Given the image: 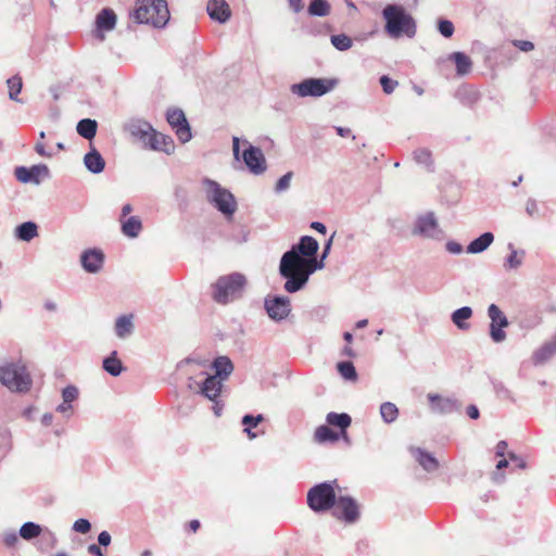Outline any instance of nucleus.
Instances as JSON below:
<instances>
[{
    "label": "nucleus",
    "instance_id": "obj_1",
    "mask_svg": "<svg viewBox=\"0 0 556 556\" xmlns=\"http://www.w3.org/2000/svg\"><path fill=\"white\" fill-rule=\"evenodd\" d=\"M319 249L318 241L311 236H303L296 244H293L290 250L285 252L279 263L280 276L288 277L296 267H301L303 263L313 256L317 255Z\"/></svg>",
    "mask_w": 556,
    "mask_h": 556
},
{
    "label": "nucleus",
    "instance_id": "obj_2",
    "mask_svg": "<svg viewBox=\"0 0 556 556\" xmlns=\"http://www.w3.org/2000/svg\"><path fill=\"white\" fill-rule=\"evenodd\" d=\"M247 286L248 279L242 273L223 275L212 286V298L216 303L227 305L240 300Z\"/></svg>",
    "mask_w": 556,
    "mask_h": 556
},
{
    "label": "nucleus",
    "instance_id": "obj_3",
    "mask_svg": "<svg viewBox=\"0 0 556 556\" xmlns=\"http://www.w3.org/2000/svg\"><path fill=\"white\" fill-rule=\"evenodd\" d=\"M386 20V31L392 38H399L402 35L414 37L416 25L413 17L405 13L404 9L396 4H388L382 11Z\"/></svg>",
    "mask_w": 556,
    "mask_h": 556
},
{
    "label": "nucleus",
    "instance_id": "obj_4",
    "mask_svg": "<svg viewBox=\"0 0 556 556\" xmlns=\"http://www.w3.org/2000/svg\"><path fill=\"white\" fill-rule=\"evenodd\" d=\"M0 382L12 392L26 393L30 390L33 380L22 363H8L0 366Z\"/></svg>",
    "mask_w": 556,
    "mask_h": 556
},
{
    "label": "nucleus",
    "instance_id": "obj_5",
    "mask_svg": "<svg viewBox=\"0 0 556 556\" xmlns=\"http://www.w3.org/2000/svg\"><path fill=\"white\" fill-rule=\"evenodd\" d=\"M137 23L151 24L154 27H164L169 20V10L166 0H149L138 4L132 14Z\"/></svg>",
    "mask_w": 556,
    "mask_h": 556
},
{
    "label": "nucleus",
    "instance_id": "obj_6",
    "mask_svg": "<svg viewBox=\"0 0 556 556\" xmlns=\"http://www.w3.org/2000/svg\"><path fill=\"white\" fill-rule=\"evenodd\" d=\"M203 185L205 186L207 201L226 217H231L237 211L235 195L215 180L206 178L203 180Z\"/></svg>",
    "mask_w": 556,
    "mask_h": 556
},
{
    "label": "nucleus",
    "instance_id": "obj_7",
    "mask_svg": "<svg viewBox=\"0 0 556 556\" xmlns=\"http://www.w3.org/2000/svg\"><path fill=\"white\" fill-rule=\"evenodd\" d=\"M337 481H326L312 486L307 492L306 502L315 513H324L331 509L337 500L334 485Z\"/></svg>",
    "mask_w": 556,
    "mask_h": 556
},
{
    "label": "nucleus",
    "instance_id": "obj_8",
    "mask_svg": "<svg viewBox=\"0 0 556 556\" xmlns=\"http://www.w3.org/2000/svg\"><path fill=\"white\" fill-rule=\"evenodd\" d=\"M127 131L132 136L141 140L144 146H148L152 150L163 151L167 154L170 153V148L162 147L159 139L166 141L167 136L156 132L153 127L143 119H131L126 125Z\"/></svg>",
    "mask_w": 556,
    "mask_h": 556
},
{
    "label": "nucleus",
    "instance_id": "obj_9",
    "mask_svg": "<svg viewBox=\"0 0 556 556\" xmlns=\"http://www.w3.org/2000/svg\"><path fill=\"white\" fill-rule=\"evenodd\" d=\"M324 260L323 256L319 261L316 256L307 258L301 267H296L292 270L290 276L283 277V279H286L283 289L288 293H295L302 290L306 286L309 276L316 270L324 268Z\"/></svg>",
    "mask_w": 556,
    "mask_h": 556
},
{
    "label": "nucleus",
    "instance_id": "obj_10",
    "mask_svg": "<svg viewBox=\"0 0 556 556\" xmlns=\"http://www.w3.org/2000/svg\"><path fill=\"white\" fill-rule=\"evenodd\" d=\"M337 84V79L311 77L291 85L290 91L300 98H318L332 91Z\"/></svg>",
    "mask_w": 556,
    "mask_h": 556
},
{
    "label": "nucleus",
    "instance_id": "obj_11",
    "mask_svg": "<svg viewBox=\"0 0 556 556\" xmlns=\"http://www.w3.org/2000/svg\"><path fill=\"white\" fill-rule=\"evenodd\" d=\"M247 148L242 152V161L247 165L248 169L254 175L263 174L267 166L266 160L262 150L257 147L252 146L248 141H244ZM232 152L236 161H240V139L238 137L232 138Z\"/></svg>",
    "mask_w": 556,
    "mask_h": 556
},
{
    "label": "nucleus",
    "instance_id": "obj_12",
    "mask_svg": "<svg viewBox=\"0 0 556 556\" xmlns=\"http://www.w3.org/2000/svg\"><path fill=\"white\" fill-rule=\"evenodd\" d=\"M412 232L415 236L432 240H442L444 237V232L440 228L433 212H427L426 214L419 215L415 222Z\"/></svg>",
    "mask_w": 556,
    "mask_h": 556
},
{
    "label": "nucleus",
    "instance_id": "obj_13",
    "mask_svg": "<svg viewBox=\"0 0 556 556\" xmlns=\"http://www.w3.org/2000/svg\"><path fill=\"white\" fill-rule=\"evenodd\" d=\"M488 317L490 318V338L494 343H502L506 340L505 328L509 323L506 315L496 304H490L488 307Z\"/></svg>",
    "mask_w": 556,
    "mask_h": 556
},
{
    "label": "nucleus",
    "instance_id": "obj_14",
    "mask_svg": "<svg viewBox=\"0 0 556 556\" xmlns=\"http://www.w3.org/2000/svg\"><path fill=\"white\" fill-rule=\"evenodd\" d=\"M264 308L270 319L276 323L285 320L291 313V302L288 296L276 295L264 301Z\"/></svg>",
    "mask_w": 556,
    "mask_h": 556
},
{
    "label": "nucleus",
    "instance_id": "obj_15",
    "mask_svg": "<svg viewBox=\"0 0 556 556\" xmlns=\"http://www.w3.org/2000/svg\"><path fill=\"white\" fill-rule=\"evenodd\" d=\"M189 380V389L194 390L197 393L205 396L212 402H215L223 389V380L213 375H207L202 382H198L192 378Z\"/></svg>",
    "mask_w": 556,
    "mask_h": 556
},
{
    "label": "nucleus",
    "instance_id": "obj_16",
    "mask_svg": "<svg viewBox=\"0 0 556 556\" xmlns=\"http://www.w3.org/2000/svg\"><path fill=\"white\" fill-rule=\"evenodd\" d=\"M333 515L346 523H354L359 518L358 504L351 496H339L336 500Z\"/></svg>",
    "mask_w": 556,
    "mask_h": 556
},
{
    "label": "nucleus",
    "instance_id": "obj_17",
    "mask_svg": "<svg viewBox=\"0 0 556 556\" xmlns=\"http://www.w3.org/2000/svg\"><path fill=\"white\" fill-rule=\"evenodd\" d=\"M168 124L176 129V135L181 143L190 141L191 129L185 113L179 109L168 110L166 114Z\"/></svg>",
    "mask_w": 556,
    "mask_h": 556
},
{
    "label": "nucleus",
    "instance_id": "obj_18",
    "mask_svg": "<svg viewBox=\"0 0 556 556\" xmlns=\"http://www.w3.org/2000/svg\"><path fill=\"white\" fill-rule=\"evenodd\" d=\"M15 177L23 184L39 185L43 178L49 177V168L45 164H37L30 167L18 166L15 168Z\"/></svg>",
    "mask_w": 556,
    "mask_h": 556
},
{
    "label": "nucleus",
    "instance_id": "obj_19",
    "mask_svg": "<svg viewBox=\"0 0 556 556\" xmlns=\"http://www.w3.org/2000/svg\"><path fill=\"white\" fill-rule=\"evenodd\" d=\"M430 409L434 414L447 415L459 410L460 404L455 397L442 396L437 393H428Z\"/></svg>",
    "mask_w": 556,
    "mask_h": 556
},
{
    "label": "nucleus",
    "instance_id": "obj_20",
    "mask_svg": "<svg viewBox=\"0 0 556 556\" xmlns=\"http://www.w3.org/2000/svg\"><path fill=\"white\" fill-rule=\"evenodd\" d=\"M116 14L112 9H102L96 17L94 37L98 40L103 41L105 39L104 31L113 30L116 26Z\"/></svg>",
    "mask_w": 556,
    "mask_h": 556
},
{
    "label": "nucleus",
    "instance_id": "obj_21",
    "mask_svg": "<svg viewBox=\"0 0 556 556\" xmlns=\"http://www.w3.org/2000/svg\"><path fill=\"white\" fill-rule=\"evenodd\" d=\"M80 264L89 274L99 273L104 264V253L100 249L85 250L80 255Z\"/></svg>",
    "mask_w": 556,
    "mask_h": 556
},
{
    "label": "nucleus",
    "instance_id": "obj_22",
    "mask_svg": "<svg viewBox=\"0 0 556 556\" xmlns=\"http://www.w3.org/2000/svg\"><path fill=\"white\" fill-rule=\"evenodd\" d=\"M206 11L213 21L220 24H225L231 16V11L226 0H208Z\"/></svg>",
    "mask_w": 556,
    "mask_h": 556
},
{
    "label": "nucleus",
    "instance_id": "obj_23",
    "mask_svg": "<svg viewBox=\"0 0 556 556\" xmlns=\"http://www.w3.org/2000/svg\"><path fill=\"white\" fill-rule=\"evenodd\" d=\"M134 314L121 315L115 319L114 332L118 339H127L135 331Z\"/></svg>",
    "mask_w": 556,
    "mask_h": 556
},
{
    "label": "nucleus",
    "instance_id": "obj_24",
    "mask_svg": "<svg viewBox=\"0 0 556 556\" xmlns=\"http://www.w3.org/2000/svg\"><path fill=\"white\" fill-rule=\"evenodd\" d=\"M409 451L416 462L427 472H434L439 468V462L431 453H428L421 447H410Z\"/></svg>",
    "mask_w": 556,
    "mask_h": 556
},
{
    "label": "nucleus",
    "instance_id": "obj_25",
    "mask_svg": "<svg viewBox=\"0 0 556 556\" xmlns=\"http://www.w3.org/2000/svg\"><path fill=\"white\" fill-rule=\"evenodd\" d=\"M556 354V333L551 341L545 342L541 348L534 351L532 362L540 366L548 362Z\"/></svg>",
    "mask_w": 556,
    "mask_h": 556
},
{
    "label": "nucleus",
    "instance_id": "obj_26",
    "mask_svg": "<svg viewBox=\"0 0 556 556\" xmlns=\"http://www.w3.org/2000/svg\"><path fill=\"white\" fill-rule=\"evenodd\" d=\"M326 421L328 425L339 428L342 437L348 440L346 429L352 422V418L349 414L330 412L326 416Z\"/></svg>",
    "mask_w": 556,
    "mask_h": 556
},
{
    "label": "nucleus",
    "instance_id": "obj_27",
    "mask_svg": "<svg viewBox=\"0 0 556 556\" xmlns=\"http://www.w3.org/2000/svg\"><path fill=\"white\" fill-rule=\"evenodd\" d=\"M84 164L86 168L92 174H100L105 168V161L98 150L92 148L84 156Z\"/></svg>",
    "mask_w": 556,
    "mask_h": 556
},
{
    "label": "nucleus",
    "instance_id": "obj_28",
    "mask_svg": "<svg viewBox=\"0 0 556 556\" xmlns=\"http://www.w3.org/2000/svg\"><path fill=\"white\" fill-rule=\"evenodd\" d=\"M212 367L215 370L213 376L218 377L223 381L226 380L233 371V364L228 356H218L213 363Z\"/></svg>",
    "mask_w": 556,
    "mask_h": 556
},
{
    "label": "nucleus",
    "instance_id": "obj_29",
    "mask_svg": "<svg viewBox=\"0 0 556 556\" xmlns=\"http://www.w3.org/2000/svg\"><path fill=\"white\" fill-rule=\"evenodd\" d=\"M494 241L492 232H483L467 245V253L479 254L484 252Z\"/></svg>",
    "mask_w": 556,
    "mask_h": 556
},
{
    "label": "nucleus",
    "instance_id": "obj_30",
    "mask_svg": "<svg viewBox=\"0 0 556 556\" xmlns=\"http://www.w3.org/2000/svg\"><path fill=\"white\" fill-rule=\"evenodd\" d=\"M472 308L470 306H463L455 309L451 315V320L459 330H468L470 324L467 321L472 317Z\"/></svg>",
    "mask_w": 556,
    "mask_h": 556
},
{
    "label": "nucleus",
    "instance_id": "obj_31",
    "mask_svg": "<svg viewBox=\"0 0 556 556\" xmlns=\"http://www.w3.org/2000/svg\"><path fill=\"white\" fill-rule=\"evenodd\" d=\"M448 59L455 63L458 76H465L471 72L472 62L464 52H453L450 54Z\"/></svg>",
    "mask_w": 556,
    "mask_h": 556
},
{
    "label": "nucleus",
    "instance_id": "obj_32",
    "mask_svg": "<svg viewBox=\"0 0 556 556\" xmlns=\"http://www.w3.org/2000/svg\"><path fill=\"white\" fill-rule=\"evenodd\" d=\"M15 237L25 242H29L38 236V226L34 222H24L15 228Z\"/></svg>",
    "mask_w": 556,
    "mask_h": 556
},
{
    "label": "nucleus",
    "instance_id": "obj_33",
    "mask_svg": "<svg viewBox=\"0 0 556 556\" xmlns=\"http://www.w3.org/2000/svg\"><path fill=\"white\" fill-rule=\"evenodd\" d=\"M508 250L510 251V253L505 258L504 268L506 270H513V269L519 268L523 263V258L526 256V251L515 249L513 243L508 244Z\"/></svg>",
    "mask_w": 556,
    "mask_h": 556
},
{
    "label": "nucleus",
    "instance_id": "obj_34",
    "mask_svg": "<svg viewBox=\"0 0 556 556\" xmlns=\"http://www.w3.org/2000/svg\"><path fill=\"white\" fill-rule=\"evenodd\" d=\"M142 230V223L138 216L122 219V232L128 238H137Z\"/></svg>",
    "mask_w": 556,
    "mask_h": 556
},
{
    "label": "nucleus",
    "instance_id": "obj_35",
    "mask_svg": "<svg viewBox=\"0 0 556 556\" xmlns=\"http://www.w3.org/2000/svg\"><path fill=\"white\" fill-rule=\"evenodd\" d=\"M102 367L113 377L119 376L125 369L122 361L117 357L116 351H113L108 357L103 359Z\"/></svg>",
    "mask_w": 556,
    "mask_h": 556
},
{
    "label": "nucleus",
    "instance_id": "obj_36",
    "mask_svg": "<svg viewBox=\"0 0 556 556\" xmlns=\"http://www.w3.org/2000/svg\"><path fill=\"white\" fill-rule=\"evenodd\" d=\"M98 129V123L91 118H83L77 123L76 130L79 136L87 140L94 138Z\"/></svg>",
    "mask_w": 556,
    "mask_h": 556
},
{
    "label": "nucleus",
    "instance_id": "obj_37",
    "mask_svg": "<svg viewBox=\"0 0 556 556\" xmlns=\"http://www.w3.org/2000/svg\"><path fill=\"white\" fill-rule=\"evenodd\" d=\"M41 533H42L41 526L38 523H35L33 521H27V522L23 523L18 531L20 536L26 541L36 539Z\"/></svg>",
    "mask_w": 556,
    "mask_h": 556
},
{
    "label": "nucleus",
    "instance_id": "obj_38",
    "mask_svg": "<svg viewBox=\"0 0 556 556\" xmlns=\"http://www.w3.org/2000/svg\"><path fill=\"white\" fill-rule=\"evenodd\" d=\"M307 12L312 16L324 17L330 13V4L327 0H312Z\"/></svg>",
    "mask_w": 556,
    "mask_h": 556
},
{
    "label": "nucleus",
    "instance_id": "obj_39",
    "mask_svg": "<svg viewBox=\"0 0 556 556\" xmlns=\"http://www.w3.org/2000/svg\"><path fill=\"white\" fill-rule=\"evenodd\" d=\"M314 439L318 443L336 442L339 440V434L331 430L328 426H319L315 430Z\"/></svg>",
    "mask_w": 556,
    "mask_h": 556
},
{
    "label": "nucleus",
    "instance_id": "obj_40",
    "mask_svg": "<svg viewBox=\"0 0 556 556\" xmlns=\"http://www.w3.org/2000/svg\"><path fill=\"white\" fill-rule=\"evenodd\" d=\"M380 416L386 424H392L399 417V408L394 403L384 402L380 405Z\"/></svg>",
    "mask_w": 556,
    "mask_h": 556
},
{
    "label": "nucleus",
    "instance_id": "obj_41",
    "mask_svg": "<svg viewBox=\"0 0 556 556\" xmlns=\"http://www.w3.org/2000/svg\"><path fill=\"white\" fill-rule=\"evenodd\" d=\"M337 369L342 378L349 381H355L357 379V372L352 362L344 361L337 364Z\"/></svg>",
    "mask_w": 556,
    "mask_h": 556
},
{
    "label": "nucleus",
    "instance_id": "obj_42",
    "mask_svg": "<svg viewBox=\"0 0 556 556\" xmlns=\"http://www.w3.org/2000/svg\"><path fill=\"white\" fill-rule=\"evenodd\" d=\"M7 85L9 88V98L13 101L21 102L18 94L23 87L22 78L18 75H14L7 80Z\"/></svg>",
    "mask_w": 556,
    "mask_h": 556
},
{
    "label": "nucleus",
    "instance_id": "obj_43",
    "mask_svg": "<svg viewBox=\"0 0 556 556\" xmlns=\"http://www.w3.org/2000/svg\"><path fill=\"white\" fill-rule=\"evenodd\" d=\"M330 41L332 46L339 51H346L353 45L351 37L345 34L332 35L330 37Z\"/></svg>",
    "mask_w": 556,
    "mask_h": 556
},
{
    "label": "nucleus",
    "instance_id": "obj_44",
    "mask_svg": "<svg viewBox=\"0 0 556 556\" xmlns=\"http://www.w3.org/2000/svg\"><path fill=\"white\" fill-rule=\"evenodd\" d=\"M416 163L424 165L428 170H432L431 152L428 149L420 148L414 151Z\"/></svg>",
    "mask_w": 556,
    "mask_h": 556
},
{
    "label": "nucleus",
    "instance_id": "obj_45",
    "mask_svg": "<svg viewBox=\"0 0 556 556\" xmlns=\"http://www.w3.org/2000/svg\"><path fill=\"white\" fill-rule=\"evenodd\" d=\"M292 177V172H288L287 174L281 176L275 185V192L282 193L287 191L290 188Z\"/></svg>",
    "mask_w": 556,
    "mask_h": 556
},
{
    "label": "nucleus",
    "instance_id": "obj_46",
    "mask_svg": "<svg viewBox=\"0 0 556 556\" xmlns=\"http://www.w3.org/2000/svg\"><path fill=\"white\" fill-rule=\"evenodd\" d=\"M78 397V389L75 386H67L62 390V399L64 403H68L72 405V402L77 400Z\"/></svg>",
    "mask_w": 556,
    "mask_h": 556
},
{
    "label": "nucleus",
    "instance_id": "obj_47",
    "mask_svg": "<svg viewBox=\"0 0 556 556\" xmlns=\"http://www.w3.org/2000/svg\"><path fill=\"white\" fill-rule=\"evenodd\" d=\"M379 80H380V85L382 87L383 92L387 94H391L399 85V83L396 80L391 79L387 75L381 76Z\"/></svg>",
    "mask_w": 556,
    "mask_h": 556
},
{
    "label": "nucleus",
    "instance_id": "obj_48",
    "mask_svg": "<svg viewBox=\"0 0 556 556\" xmlns=\"http://www.w3.org/2000/svg\"><path fill=\"white\" fill-rule=\"evenodd\" d=\"M438 29L442 36L450 38L454 34V25L448 20H441L438 24Z\"/></svg>",
    "mask_w": 556,
    "mask_h": 556
},
{
    "label": "nucleus",
    "instance_id": "obj_49",
    "mask_svg": "<svg viewBox=\"0 0 556 556\" xmlns=\"http://www.w3.org/2000/svg\"><path fill=\"white\" fill-rule=\"evenodd\" d=\"M72 529L81 534H86L91 530V523L88 519L79 518L74 523Z\"/></svg>",
    "mask_w": 556,
    "mask_h": 556
},
{
    "label": "nucleus",
    "instance_id": "obj_50",
    "mask_svg": "<svg viewBox=\"0 0 556 556\" xmlns=\"http://www.w3.org/2000/svg\"><path fill=\"white\" fill-rule=\"evenodd\" d=\"M2 542L7 547H14L18 543V535L14 530L4 531Z\"/></svg>",
    "mask_w": 556,
    "mask_h": 556
},
{
    "label": "nucleus",
    "instance_id": "obj_51",
    "mask_svg": "<svg viewBox=\"0 0 556 556\" xmlns=\"http://www.w3.org/2000/svg\"><path fill=\"white\" fill-rule=\"evenodd\" d=\"M264 420V416L258 414L256 416L247 414L242 417L241 424L243 426H250L251 428H255Z\"/></svg>",
    "mask_w": 556,
    "mask_h": 556
},
{
    "label": "nucleus",
    "instance_id": "obj_52",
    "mask_svg": "<svg viewBox=\"0 0 556 556\" xmlns=\"http://www.w3.org/2000/svg\"><path fill=\"white\" fill-rule=\"evenodd\" d=\"M511 45L522 52H530L534 50V43L529 40L514 39L511 40Z\"/></svg>",
    "mask_w": 556,
    "mask_h": 556
},
{
    "label": "nucleus",
    "instance_id": "obj_53",
    "mask_svg": "<svg viewBox=\"0 0 556 556\" xmlns=\"http://www.w3.org/2000/svg\"><path fill=\"white\" fill-rule=\"evenodd\" d=\"M507 455H508V458L511 462H514L519 469H526L527 468V462H526V459L523 457L517 455L514 452H508Z\"/></svg>",
    "mask_w": 556,
    "mask_h": 556
},
{
    "label": "nucleus",
    "instance_id": "obj_54",
    "mask_svg": "<svg viewBox=\"0 0 556 556\" xmlns=\"http://www.w3.org/2000/svg\"><path fill=\"white\" fill-rule=\"evenodd\" d=\"M112 538L108 531H102L98 534V545L100 546H109L111 544Z\"/></svg>",
    "mask_w": 556,
    "mask_h": 556
},
{
    "label": "nucleus",
    "instance_id": "obj_55",
    "mask_svg": "<svg viewBox=\"0 0 556 556\" xmlns=\"http://www.w3.org/2000/svg\"><path fill=\"white\" fill-rule=\"evenodd\" d=\"M445 248L451 254H460L463 252V245L456 241H448Z\"/></svg>",
    "mask_w": 556,
    "mask_h": 556
},
{
    "label": "nucleus",
    "instance_id": "obj_56",
    "mask_svg": "<svg viewBox=\"0 0 556 556\" xmlns=\"http://www.w3.org/2000/svg\"><path fill=\"white\" fill-rule=\"evenodd\" d=\"M56 412L63 414L66 417H70L72 415V405L62 402L60 405L56 406Z\"/></svg>",
    "mask_w": 556,
    "mask_h": 556
},
{
    "label": "nucleus",
    "instance_id": "obj_57",
    "mask_svg": "<svg viewBox=\"0 0 556 556\" xmlns=\"http://www.w3.org/2000/svg\"><path fill=\"white\" fill-rule=\"evenodd\" d=\"M507 450V442L502 440L495 446V455L497 457H504Z\"/></svg>",
    "mask_w": 556,
    "mask_h": 556
},
{
    "label": "nucleus",
    "instance_id": "obj_58",
    "mask_svg": "<svg viewBox=\"0 0 556 556\" xmlns=\"http://www.w3.org/2000/svg\"><path fill=\"white\" fill-rule=\"evenodd\" d=\"M87 551L92 556H104V552L102 551L101 546L98 544H90L87 547Z\"/></svg>",
    "mask_w": 556,
    "mask_h": 556
},
{
    "label": "nucleus",
    "instance_id": "obj_59",
    "mask_svg": "<svg viewBox=\"0 0 556 556\" xmlns=\"http://www.w3.org/2000/svg\"><path fill=\"white\" fill-rule=\"evenodd\" d=\"M35 151L40 155V156H45V157H51L52 156V153L51 152H48L45 148V144L42 142H37L36 146H35Z\"/></svg>",
    "mask_w": 556,
    "mask_h": 556
},
{
    "label": "nucleus",
    "instance_id": "obj_60",
    "mask_svg": "<svg viewBox=\"0 0 556 556\" xmlns=\"http://www.w3.org/2000/svg\"><path fill=\"white\" fill-rule=\"evenodd\" d=\"M290 8L293 10V12L299 13L303 10L304 5L302 0H288Z\"/></svg>",
    "mask_w": 556,
    "mask_h": 556
},
{
    "label": "nucleus",
    "instance_id": "obj_61",
    "mask_svg": "<svg viewBox=\"0 0 556 556\" xmlns=\"http://www.w3.org/2000/svg\"><path fill=\"white\" fill-rule=\"evenodd\" d=\"M467 415L471 418V419H478L480 414H479V409L476 405H469L467 407Z\"/></svg>",
    "mask_w": 556,
    "mask_h": 556
},
{
    "label": "nucleus",
    "instance_id": "obj_62",
    "mask_svg": "<svg viewBox=\"0 0 556 556\" xmlns=\"http://www.w3.org/2000/svg\"><path fill=\"white\" fill-rule=\"evenodd\" d=\"M334 236H336V232H333L331 235V237L329 238V240L325 243L324 251L321 253L323 258H326L328 256V254L330 252V249H331V244H332V240H333Z\"/></svg>",
    "mask_w": 556,
    "mask_h": 556
},
{
    "label": "nucleus",
    "instance_id": "obj_63",
    "mask_svg": "<svg viewBox=\"0 0 556 556\" xmlns=\"http://www.w3.org/2000/svg\"><path fill=\"white\" fill-rule=\"evenodd\" d=\"M311 228L318 231L319 233H323V235H325L327 231L326 226L320 222H312Z\"/></svg>",
    "mask_w": 556,
    "mask_h": 556
},
{
    "label": "nucleus",
    "instance_id": "obj_64",
    "mask_svg": "<svg viewBox=\"0 0 556 556\" xmlns=\"http://www.w3.org/2000/svg\"><path fill=\"white\" fill-rule=\"evenodd\" d=\"M336 131L340 137H349L351 136L352 131L350 128L337 126Z\"/></svg>",
    "mask_w": 556,
    "mask_h": 556
}]
</instances>
